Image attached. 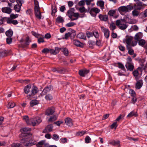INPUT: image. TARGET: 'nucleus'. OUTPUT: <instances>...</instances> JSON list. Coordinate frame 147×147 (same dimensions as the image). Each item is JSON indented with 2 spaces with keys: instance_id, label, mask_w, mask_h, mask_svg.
I'll return each mask as SVG.
<instances>
[{
  "instance_id": "obj_1",
  "label": "nucleus",
  "mask_w": 147,
  "mask_h": 147,
  "mask_svg": "<svg viewBox=\"0 0 147 147\" xmlns=\"http://www.w3.org/2000/svg\"><path fill=\"white\" fill-rule=\"evenodd\" d=\"M30 130L31 129L28 127H25L20 130L22 136L25 137L21 140V142L26 147H30L36 143V142L31 138V135L27 136V134H28V131Z\"/></svg>"
},
{
  "instance_id": "obj_2",
  "label": "nucleus",
  "mask_w": 147,
  "mask_h": 147,
  "mask_svg": "<svg viewBox=\"0 0 147 147\" xmlns=\"http://www.w3.org/2000/svg\"><path fill=\"white\" fill-rule=\"evenodd\" d=\"M133 40V37L131 36H127L124 39L123 42L126 44L127 49L129 48V47H134L137 45V42Z\"/></svg>"
},
{
  "instance_id": "obj_3",
  "label": "nucleus",
  "mask_w": 147,
  "mask_h": 147,
  "mask_svg": "<svg viewBox=\"0 0 147 147\" xmlns=\"http://www.w3.org/2000/svg\"><path fill=\"white\" fill-rule=\"evenodd\" d=\"M116 26L120 29L124 30L127 27V25L124 20H117L116 21Z\"/></svg>"
},
{
  "instance_id": "obj_4",
  "label": "nucleus",
  "mask_w": 147,
  "mask_h": 147,
  "mask_svg": "<svg viewBox=\"0 0 147 147\" xmlns=\"http://www.w3.org/2000/svg\"><path fill=\"white\" fill-rule=\"evenodd\" d=\"M133 9V6L128 5L127 6H122L118 8V11L121 13V12L126 13L130 11Z\"/></svg>"
},
{
  "instance_id": "obj_5",
  "label": "nucleus",
  "mask_w": 147,
  "mask_h": 147,
  "mask_svg": "<svg viewBox=\"0 0 147 147\" xmlns=\"http://www.w3.org/2000/svg\"><path fill=\"white\" fill-rule=\"evenodd\" d=\"M41 121L42 120L39 117L32 118L30 119V123L29 125L34 126L38 125Z\"/></svg>"
},
{
  "instance_id": "obj_6",
  "label": "nucleus",
  "mask_w": 147,
  "mask_h": 147,
  "mask_svg": "<svg viewBox=\"0 0 147 147\" xmlns=\"http://www.w3.org/2000/svg\"><path fill=\"white\" fill-rule=\"evenodd\" d=\"M133 7L134 8L140 10L144 9V4L140 1H137Z\"/></svg>"
},
{
  "instance_id": "obj_7",
  "label": "nucleus",
  "mask_w": 147,
  "mask_h": 147,
  "mask_svg": "<svg viewBox=\"0 0 147 147\" xmlns=\"http://www.w3.org/2000/svg\"><path fill=\"white\" fill-rule=\"evenodd\" d=\"M31 94H29L27 96L28 99H30V97L31 95L34 96L39 91L38 88L35 86H33L31 88Z\"/></svg>"
},
{
  "instance_id": "obj_8",
  "label": "nucleus",
  "mask_w": 147,
  "mask_h": 147,
  "mask_svg": "<svg viewBox=\"0 0 147 147\" xmlns=\"http://www.w3.org/2000/svg\"><path fill=\"white\" fill-rule=\"evenodd\" d=\"M100 11L99 9L97 8L94 7L91 9L89 12L92 16L95 17L96 16V14L98 13Z\"/></svg>"
},
{
  "instance_id": "obj_9",
  "label": "nucleus",
  "mask_w": 147,
  "mask_h": 147,
  "mask_svg": "<svg viewBox=\"0 0 147 147\" xmlns=\"http://www.w3.org/2000/svg\"><path fill=\"white\" fill-rule=\"evenodd\" d=\"M55 109L53 107L48 108L45 112V115L47 116H50L52 115L55 112Z\"/></svg>"
},
{
  "instance_id": "obj_10",
  "label": "nucleus",
  "mask_w": 147,
  "mask_h": 147,
  "mask_svg": "<svg viewBox=\"0 0 147 147\" xmlns=\"http://www.w3.org/2000/svg\"><path fill=\"white\" fill-rule=\"evenodd\" d=\"M53 89V88L52 87L50 86H48L45 87L44 89V90H43L42 92L41 93V94H40L41 95V96H43L45 95L46 93H47L48 92L52 90Z\"/></svg>"
},
{
  "instance_id": "obj_11",
  "label": "nucleus",
  "mask_w": 147,
  "mask_h": 147,
  "mask_svg": "<svg viewBox=\"0 0 147 147\" xmlns=\"http://www.w3.org/2000/svg\"><path fill=\"white\" fill-rule=\"evenodd\" d=\"M101 29L102 31L104 33L105 37L107 38H108L109 36V30L103 27H101Z\"/></svg>"
},
{
  "instance_id": "obj_12",
  "label": "nucleus",
  "mask_w": 147,
  "mask_h": 147,
  "mask_svg": "<svg viewBox=\"0 0 147 147\" xmlns=\"http://www.w3.org/2000/svg\"><path fill=\"white\" fill-rule=\"evenodd\" d=\"M6 18V22L7 24H12L16 25L18 23V22L16 20H14L9 17H7V18Z\"/></svg>"
},
{
  "instance_id": "obj_13",
  "label": "nucleus",
  "mask_w": 147,
  "mask_h": 147,
  "mask_svg": "<svg viewBox=\"0 0 147 147\" xmlns=\"http://www.w3.org/2000/svg\"><path fill=\"white\" fill-rule=\"evenodd\" d=\"M1 11L3 13L10 14L12 11V9L9 7H4L1 8Z\"/></svg>"
},
{
  "instance_id": "obj_14",
  "label": "nucleus",
  "mask_w": 147,
  "mask_h": 147,
  "mask_svg": "<svg viewBox=\"0 0 147 147\" xmlns=\"http://www.w3.org/2000/svg\"><path fill=\"white\" fill-rule=\"evenodd\" d=\"M35 11V15L36 17L40 19L41 18V15L40 11V9H34Z\"/></svg>"
},
{
  "instance_id": "obj_15",
  "label": "nucleus",
  "mask_w": 147,
  "mask_h": 147,
  "mask_svg": "<svg viewBox=\"0 0 147 147\" xmlns=\"http://www.w3.org/2000/svg\"><path fill=\"white\" fill-rule=\"evenodd\" d=\"M65 123L66 124L69 126H71L73 125V122L72 119L69 117L65 119Z\"/></svg>"
},
{
  "instance_id": "obj_16",
  "label": "nucleus",
  "mask_w": 147,
  "mask_h": 147,
  "mask_svg": "<svg viewBox=\"0 0 147 147\" xmlns=\"http://www.w3.org/2000/svg\"><path fill=\"white\" fill-rule=\"evenodd\" d=\"M73 43L75 45L78 47H82L84 46V44L77 40H74Z\"/></svg>"
},
{
  "instance_id": "obj_17",
  "label": "nucleus",
  "mask_w": 147,
  "mask_h": 147,
  "mask_svg": "<svg viewBox=\"0 0 147 147\" xmlns=\"http://www.w3.org/2000/svg\"><path fill=\"white\" fill-rule=\"evenodd\" d=\"M89 72V70L83 69L80 70L79 73L81 76L84 77L85 75L88 73Z\"/></svg>"
},
{
  "instance_id": "obj_18",
  "label": "nucleus",
  "mask_w": 147,
  "mask_h": 147,
  "mask_svg": "<svg viewBox=\"0 0 147 147\" xmlns=\"http://www.w3.org/2000/svg\"><path fill=\"white\" fill-rule=\"evenodd\" d=\"M59 51V48L57 47L55 48V50L50 49L49 53L51 54L56 55L58 53Z\"/></svg>"
},
{
  "instance_id": "obj_19",
  "label": "nucleus",
  "mask_w": 147,
  "mask_h": 147,
  "mask_svg": "<svg viewBox=\"0 0 147 147\" xmlns=\"http://www.w3.org/2000/svg\"><path fill=\"white\" fill-rule=\"evenodd\" d=\"M143 36V34L141 32H139L137 33L135 35L134 38L135 40L139 41L141 39Z\"/></svg>"
},
{
  "instance_id": "obj_20",
  "label": "nucleus",
  "mask_w": 147,
  "mask_h": 147,
  "mask_svg": "<svg viewBox=\"0 0 147 147\" xmlns=\"http://www.w3.org/2000/svg\"><path fill=\"white\" fill-rule=\"evenodd\" d=\"M75 9L74 8H71L69 10L67 11V15L71 19V18L73 16V14Z\"/></svg>"
},
{
  "instance_id": "obj_21",
  "label": "nucleus",
  "mask_w": 147,
  "mask_h": 147,
  "mask_svg": "<svg viewBox=\"0 0 147 147\" xmlns=\"http://www.w3.org/2000/svg\"><path fill=\"white\" fill-rule=\"evenodd\" d=\"M125 67L128 70L130 71H132L134 68V66L133 63H126Z\"/></svg>"
},
{
  "instance_id": "obj_22",
  "label": "nucleus",
  "mask_w": 147,
  "mask_h": 147,
  "mask_svg": "<svg viewBox=\"0 0 147 147\" xmlns=\"http://www.w3.org/2000/svg\"><path fill=\"white\" fill-rule=\"evenodd\" d=\"M99 17L100 19L103 21H106L108 20V17L107 15L100 14Z\"/></svg>"
},
{
  "instance_id": "obj_23",
  "label": "nucleus",
  "mask_w": 147,
  "mask_h": 147,
  "mask_svg": "<svg viewBox=\"0 0 147 147\" xmlns=\"http://www.w3.org/2000/svg\"><path fill=\"white\" fill-rule=\"evenodd\" d=\"M120 141L119 140L115 141L114 140H110L109 141V144L113 146L119 145Z\"/></svg>"
},
{
  "instance_id": "obj_24",
  "label": "nucleus",
  "mask_w": 147,
  "mask_h": 147,
  "mask_svg": "<svg viewBox=\"0 0 147 147\" xmlns=\"http://www.w3.org/2000/svg\"><path fill=\"white\" fill-rule=\"evenodd\" d=\"M79 17V14L78 13H74L73 15V16L71 18V20L74 21L78 19Z\"/></svg>"
},
{
  "instance_id": "obj_25",
  "label": "nucleus",
  "mask_w": 147,
  "mask_h": 147,
  "mask_svg": "<svg viewBox=\"0 0 147 147\" xmlns=\"http://www.w3.org/2000/svg\"><path fill=\"white\" fill-rule=\"evenodd\" d=\"M31 85L29 84L27 85L25 87L24 91L26 94H28L30 92V89L31 88Z\"/></svg>"
},
{
  "instance_id": "obj_26",
  "label": "nucleus",
  "mask_w": 147,
  "mask_h": 147,
  "mask_svg": "<svg viewBox=\"0 0 147 147\" xmlns=\"http://www.w3.org/2000/svg\"><path fill=\"white\" fill-rule=\"evenodd\" d=\"M77 37L78 38L83 39L84 40L86 39V37L85 34L83 33L80 32L77 35Z\"/></svg>"
},
{
  "instance_id": "obj_27",
  "label": "nucleus",
  "mask_w": 147,
  "mask_h": 147,
  "mask_svg": "<svg viewBox=\"0 0 147 147\" xmlns=\"http://www.w3.org/2000/svg\"><path fill=\"white\" fill-rule=\"evenodd\" d=\"M61 50L65 56H67L69 54V51L68 49L66 48H60L59 50Z\"/></svg>"
},
{
  "instance_id": "obj_28",
  "label": "nucleus",
  "mask_w": 147,
  "mask_h": 147,
  "mask_svg": "<svg viewBox=\"0 0 147 147\" xmlns=\"http://www.w3.org/2000/svg\"><path fill=\"white\" fill-rule=\"evenodd\" d=\"M139 10H137L135 8L132 11V13L133 16H137L140 14V12L139 11Z\"/></svg>"
},
{
  "instance_id": "obj_29",
  "label": "nucleus",
  "mask_w": 147,
  "mask_h": 147,
  "mask_svg": "<svg viewBox=\"0 0 147 147\" xmlns=\"http://www.w3.org/2000/svg\"><path fill=\"white\" fill-rule=\"evenodd\" d=\"M53 128V125L51 124H50L47 126L46 127L45 130L47 132H49L52 131Z\"/></svg>"
},
{
  "instance_id": "obj_30",
  "label": "nucleus",
  "mask_w": 147,
  "mask_h": 147,
  "mask_svg": "<svg viewBox=\"0 0 147 147\" xmlns=\"http://www.w3.org/2000/svg\"><path fill=\"white\" fill-rule=\"evenodd\" d=\"M143 82L142 80L138 81L136 84V88L138 89H140L142 86Z\"/></svg>"
},
{
  "instance_id": "obj_31",
  "label": "nucleus",
  "mask_w": 147,
  "mask_h": 147,
  "mask_svg": "<svg viewBox=\"0 0 147 147\" xmlns=\"http://www.w3.org/2000/svg\"><path fill=\"white\" fill-rule=\"evenodd\" d=\"M57 119V117L55 115H54L53 116H51L49 119L48 120V122L51 123L52 122L56 120Z\"/></svg>"
},
{
  "instance_id": "obj_32",
  "label": "nucleus",
  "mask_w": 147,
  "mask_h": 147,
  "mask_svg": "<svg viewBox=\"0 0 147 147\" xmlns=\"http://www.w3.org/2000/svg\"><path fill=\"white\" fill-rule=\"evenodd\" d=\"M23 119L26 122L28 125H29L30 123V120L28 116L27 115L24 116L23 117Z\"/></svg>"
},
{
  "instance_id": "obj_33",
  "label": "nucleus",
  "mask_w": 147,
  "mask_h": 147,
  "mask_svg": "<svg viewBox=\"0 0 147 147\" xmlns=\"http://www.w3.org/2000/svg\"><path fill=\"white\" fill-rule=\"evenodd\" d=\"M38 103V101L36 100H33L30 102V106L32 107L37 105Z\"/></svg>"
},
{
  "instance_id": "obj_34",
  "label": "nucleus",
  "mask_w": 147,
  "mask_h": 147,
  "mask_svg": "<svg viewBox=\"0 0 147 147\" xmlns=\"http://www.w3.org/2000/svg\"><path fill=\"white\" fill-rule=\"evenodd\" d=\"M21 7V5H16L14 6V9L15 11L17 12H19L20 11Z\"/></svg>"
},
{
  "instance_id": "obj_35",
  "label": "nucleus",
  "mask_w": 147,
  "mask_h": 147,
  "mask_svg": "<svg viewBox=\"0 0 147 147\" xmlns=\"http://www.w3.org/2000/svg\"><path fill=\"white\" fill-rule=\"evenodd\" d=\"M136 117L137 116V114L136 112H135L134 111H132L130 112L127 115V117H131L133 116Z\"/></svg>"
},
{
  "instance_id": "obj_36",
  "label": "nucleus",
  "mask_w": 147,
  "mask_h": 147,
  "mask_svg": "<svg viewBox=\"0 0 147 147\" xmlns=\"http://www.w3.org/2000/svg\"><path fill=\"white\" fill-rule=\"evenodd\" d=\"M5 34L7 36L10 37L12 36L13 32L12 30L9 29L6 32Z\"/></svg>"
},
{
  "instance_id": "obj_37",
  "label": "nucleus",
  "mask_w": 147,
  "mask_h": 147,
  "mask_svg": "<svg viewBox=\"0 0 147 147\" xmlns=\"http://www.w3.org/2000/svg\"><path fill=\"white\" fill-rule=\"evenodd\" d=\"M109 28L110 29L113 31L116 28V26L115 23L112 22L110 24Z\"/></svg>"
},
{
  "instance_id": "obj_38",
  "label": "nucleus",
  "mask_w": 147,
  "mask_h": 147,
  "mask_svg": "<svg viewBox=\"0 0 147 147\" xmlns=\"http://www.w3.org/2000/svg\"><path fill=\"white\" fill-rule=\"evenodd\" d=\"M15 106V103L13 102H11L8 104L7 105V107L8 108H11L14 107Z\"/></svg>"
},
{
  "instance_id": "obj_39",
  "label": "nucleus",
  "mask_w": 147,
  "mask_h": 147,
  "mask_svg": "<svg viewBox=\"0 0 147 147\" xmlns=\"http://www.w3.org/2000/svg\"><path fill=\"white\" fill-rule=\"evenodd\" d=\"M133 74L136 78H137L139 75V73L138 70H136L133 71Z\"/></svg>"
},
{
  "instance_id": "obj_40",
  "label": "nucleus",
  "mask_w": 147,
  "mask_h": 147,
  "mask_svg": "<svg viewBox=\"0 0 147 147\" xmlns=\"http://www.w3.org/2000/svg\"><path fill=\"white\" fill-rule=\"evenodd\" d=\"M45 140H43L39 142L36 145L37 147H42V145L45 143Z\"/></svg>"
},
{
  "instance_id": "obj_41",
  "label": "nucleus",
  "mask_w": 147,
  "mask_h": 147,
  "mask_svg": "<svg viewBox=\"0 0 147 147\" xmlns=\"http://www.w3.org/2000/svg\"><path fill=\"white\" fill-rule=\"evenodd\" d=\"M86 131H78L76 133L77 136H81L85 134Z\"/></svg>"
},
{
  "instance_id": "obj_42",
  "label": "nucleus",
  "mask_w": 147,
  "mask_h": 147,
  "mask_svg": "<svg viewBox=\"0 0 147 147\" xmlns=\"http://www.w3.org/2000/svg\"><path fill=\"white\" fill-rule=\"evenodd\" d=\"M79 11L81 13L85 12L86 11V10L84 6L78 8Z\"/></svg>"
},
{
  "instance_id": "obj_43",
  "label": "nucleus",
  "mask_w": 147,
  "mask_h": 147,
  "mask_svg": "<svg viewBox=\"0 0 147 147\" xmlns=\"http://www.w3.org/2000/svg\"><path fill=\"white\" fill-rule=\"evenodd\" d=\"M34 2L35 5L34 9H40L38 1L37 0H34Z\"/></svg>"
},
{
  "instance_id": "obj_44",
  "label": "nucleus",
  "mask_w": 147,
  "mask_h": 147,
  "mask_svg": "<svg viewBox=\"0 0 147 147\" xmlns=\"http://www.w3.org/2000/svg\"><path fill=\"white\" fill-rule=\"evenodd\" d=\"M56 21L57 22L61 23L63 22L64 20L62 17L59 16L57 18Z\"/></svg>"
},
{
  "instance_id": "obj_45",
  "label": "nucleus",
  "mask_w": 147,
  "mask_h": 147,
  "mask_svg": "<svg viewBox=\"0 0 147 147\" xmlns=\"http://www.w3.org/2000/svg\"><path fill=\"white\" fill-rule=\"evenodd\" d=\"M138 43L140 45L143 46L145 44L146 41L144 39H141L139 41Z\"/></svg>"
},
{
  "instance_id": "obj_46",
  "label": "nucleus",
  "mask_w": 147,
  "mask_h": 147,
  "mask_svg": "<svg viewBox=\"0 0 147 147\" xmlns=\"http://www.w3.org/2000/svg\"><path fill=\"white\" fill-rule=\"evenodd\" d=\"M97 4L101 7H103L104 6V2L100 0L97 2Z\"/></svg>"
},
{
  "instance_id": "obj_47",
  "label": "nucleus",
  "mask_w": 147,
  "mask_h": 147,
  "mask_svg": "<svg viewBox=\"0 0 147 147\" xmlns=\"http://www.w3.org/2000/svg\"><path fill=\"white\" fill-rule=\"evenodd\" d=\"M115 12L114 10H111L108 13V14L110 16H113Z\"/></svg>"
},
{
  "instance_id": "obj_48",
  "label": "nucleus",
  "mask_w": 147,
  "mask_h": 147,
  "mask_svg": "<svg viewBox=\"0 0 147 147\" xmlns=\"http://www.w3.org/2000/svg\"><path fill=\"white\" fill-rule=\"evenodd\" d=\"M76 23L74 22H70L67 24L65 25L66 26L68 27H70L76 25Z\"/></svg>"
},
{
  "instance_id": "obj_49",
  "label": "nucleus",
  "mask_w": 147,
  "mask_h": 147,
  "mask_svg": "<svg viewBox=\"0 0 147 147\" xmlns=\"http://www.w3.org/2000/svg\"><path fill=\"white\" fill-rule=\"evenodd\" d=\"M31 42V40L29 39V37L27 36L26 37V42L24 46H26L28 45L29 44L30 42Z\"/></svg>"
},
{
  "instance_id": "obj_50",
  "label": "nucleus",
  "mask_w": 147,
  "mask_h": 147,
  "mask_svg": "<svg viewBox=\"0 0 147 147\" xmlns=\"http://www.w3.org/2000/svg\"><path fill=\"white\" fill-rule=\"evenodd\" d=\"M45 98L47 100H50L53 99V97L50 94H48L45 96Z\"/></svg>"
},
{
  "instance_id": "obj_51",
  "label": "nucleus",
  "mask_w": 147,
  "mask_h": 147,
  "mask_svg": "<svg viewBox=\"0 0 147 147\" xmlns=\"http://www.w3.org/2000/svg\"><path fill=\"white\" fill-rule=\"evenodd\" d=\"M18 17V15L17 14H11L10 15L9 18L13 19H14Z\"/></svg>"
},
{
  "instance_id": "obj_52",
  "label": "nucleus",
  "mask_w": 147,
  "mask_h": 147,
  "mask_svg": "<svg viewBox=\"0 0 147 147\" xmlns=\"http://www.w3.org/2000/svg\"><path fill=\"white\" fill-rule=\"evenodd\" d=\"M52 13L51 14L52 16L54 15L55 13L57 12V9L55 7H52Z\"/></svg>"
},
{
  "instance_id": "obj_53",
  "label": "nucleus",
  "mask_w": 147,
  "mask_h": 147,
  "mask_svg": "<svg viewBox=\"0 0 147 147\" xmlns=\"http://www.w3.org/2000/svg\"><path fill=\"white\" fill-rule=\"evenodd\" d=\"M85 4L84 0H81L79 1L78 3V5L79 6L81 7L84 6Z\"/></svg>"
},
{
  "instance_id": "obj_54",
  "label": "nucleus",
  "mask_w": 147,
  "mask_h": 147,
  "mask_svg": "<svg viewBox=\"0 0 147 147\" xmlns=\"http://www.w3.org/2000/svg\"><path fill=\"white\" fill-rule=\"evenodd\" d=\"M131 47H129V48L127 49L128 50V53L130 55H133L134 53V51L133 49L131 48Z\"/></svg>"
},
{
  "instance_id": "obj_55",
  "label": "nucleus",
  "mask_w": 147,
  "mask_h": 147,
  "mask_svg": "<svg viewBox=\"0 0 147 147\" xmlns=\"http://www.w3.org/2000/svg\"><path fill=\"white\" fill-rule=\"evenodd\" d=\"M52 71L54 72H56L57 71L58 72H61L62 71V69H59V68L57 69L55 68H54L52 69Z\"/></svg>"
},
{
  "instance_id": "obj_56",
  "label": "nucleus",
  "mask_w": 147,
  "mask_h": 147,
  "mask_svg": "<svg viewBox=\"0 0 147 147\" xmlns=\"http://www.w3.org/2000/svg\"><path fill=\"white\" fill-rule=\"evenodd\" d=\"M12 147H21V144L19 143H15L12 145Z\"/></svg>"
},
{
  "instance_id": "obj_57",
  "label": "nucleus",
  "mask_w": 147,
  "mask_h": 147,
  "mask_svg": "<svg viewBox=\"0 0 147 147\" xmlns=\"http://www.w3.org/2000/svg\"><path fill=\"white\" fill-rule=\"evenodd\" d=\"M53 139L55 140H57L59 139V136L57 134H55L53 135Z\"/></svg>"
},
{
  "instance_id": "obj_58",
  "label": "nucleus",
  "mask_w": 147,
  "mask_h": 147,
  "mask_svg": "<svg viewBox=\"0 0 147 147\" xmlns=\"http://www.w3.org/2000/svg\"><path fill=\"white\" fill-rule=\"evenodd\" d=\"M42 52L43 53L47 54L49 53L50 49L47 48H45L42 50Z\"/></svg>"
},
{
  "instance_id": "obj_59",
  "label": "nucleus",
  "mask_w": 147,
  "mask_h": 147,
  "mask_svg": "<svg viewBox=\"0 0 147 147\" xmlns=\"http://www.w3.org/2000/svg\"><path fill=\"white\" fill-rule=\"evenodd\" d=\"M7 17H4L2 18H0V24H1L3 23V22H6Z\"/></svg>"
},
{
  "instance_id": "obj_60",
  "label": "nucleus",
  "mask_w": 147,
  "mask_h": 147,
  "mask_svg": "<svg viewBox=\"0 0 147 147\" xmlns=\"http://www.w3.org/2000/svg\"><path fill=\"white\" fill-rule=\"evenodd\" d=\"M85 142L88 143L90 142L91 139L89 136H87L85 139Z\"/></svg>"
},
{
  "instance_id": "obj_61",
  "label": "nucleus",
  "mask_w": 147,
  "mask_h": 147,
  "mask_svg": "<svg viewBox=\"0 0 147 147\" xmlns=\"http://www.w3.org/2000/svg\"><path fill=\"white\" fill-rule=\"evenodd\" d=\"M87 37L89 38L93 36V34L92 32H88L86 33Z\"/></svg>"
},
{
  "instance_id": "obj_62",
  "label": "nucleus",
  "mask_w": 147,
  "mask_h": 147,
  "mask_svg": "<svg viewBox=\"0 0 147 147\" xmlns=\"http://www.w3.org/2000/svg\"><path fill=\"white\" fill-rule=\"evenodd\" d=\"M60 140L61 142L63 143H66L67 142V139L66 138H61Z\"/></svg>"
},
{
  "instance_id": "obj_63",
  "label": "nucleus",
  "mask_w": 147,
  "mask_h": 147,
  "mask_svg": "<svg viewBox=\"0 0 147 147\" xmlns=\"http://www.w3.org/2000/svg\"><path fill=\"white\" fill-rule=\"evenodd\" d=\"M136 22V21L135 20L130 19L128 21V23L130 24H134Z\"/></svg>"
},
{
  "instance_id": "obj_64",
  "label": "nucleus",
  "mask_w": 147,
  "mask_h": 147,
  "mask_svg": "<svg viewBox=\"0 0 147 147\" xmlns=\"http://www.w3.org/2000/svg\"><path fill=\"white\" fill-rule=\"evenodd\" d=\"M45 147H57L55 145H49L48 144H45Z\"/></svg>"
}]
</instances>
